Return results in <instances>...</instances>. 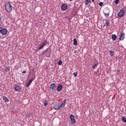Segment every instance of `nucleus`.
Listing matches in <instances>:
<instances>
[{"instance_id": "obj_15", "label": "nucleus", "mask_w": 126, "mask_h": 126, "mask_svg": "<svg viewBox=\"0 0 126 126\" xmlns=\"http://www.w3.org/2000/svg\"><path fill=\"white\" fill-rule=\"evenodd\" d=\"M15 90L16 91H19L20 90V88L18 86H16L14 88Z\"/></svg>"}, {"instance_id": "obj_27", "label": "nucleus", "mask_w": 126, "mask_h": 126, "mask_svg": "<svg viewBox=\"0 0 126 126\" xmlns=\"http://www.w3.org/2000/svg\"><path fill=\"white\" fill-rule=\"evenodd\" d=\"M115 3H116V4H118V3H119V1H120V0H115Z\"/></svg>"}, {"instance_id": "obj_6", "label": "nucleus", "mask_w": 126, "mask_h": 126, "mask_svg": "<svg viewBox=\"0 0 126 126\" xmlns=\"http://www.w3.org/2000/svg\"><path fill=\"white\" fill-rule=\"evenodd\" d=\"M104 14L105 17H109V15H110V10H109L108 9H106L104 10Z\"/></svg>"}, {"instance_id": "obj_22", "label": "nucleus", "mask_w": 126, "mask_h": 126, "mask_svg": "<svg viewBox=\"0 0 126 126\" xmlns=\"http://www.w3.org/2000/svg\"><path fill=\"white\" fill-rule=\"evenodd\" d=\"M62 64H63V62L61 60H59L58 62L59 65H62Z\"/></svg>"}, {"instance_id": "obj_19", "label": "nucleus", "mask_w": 126, "mask_h": 126, "mask_svg": "<svg viewBox=\"0 0 126 126\" xmlns=\"http://www.w3.org/2000/svg\"><path fill=\"white\" fill-rule=\"evenodd\" d=\"M73 45L76 46L77 45V41L76 40V38H74L73 40Z\"/></svg>"}, {"instance_id": "obj_16", "label": "nucleus", "mask_w": 126, "mask_h": 126, "mask_svg": "<svg viewBox=\"0 0 126 126\" xmlns=\"http://www.w3.org/2000/svg\"><path fill=\"white\" fill-rule=\"evenodd\" d=\"M46 45V44L43 43V45H40L39 47L38 50H42V49H43V48H44V47H45V45Z\"/></svg>"}, {"instance_id": "obj_5", "label": "nucleus", "mask_w": 126, "mask_h": 126, "mask_svg": "<svg viewBox=\"0 0 126 126\" xmlns=\"http://www.w3.org/2000/svg\"><path fill=\"white\" fill-rule=\"evenodd\" d=\"M70 119L71 120V124L74 125V124H75V119L73 115H70Z\"/></svg>"}, {"instance_id": "obj_4", "label": "nucleus", "mask_w": 126, "mask_h": 126, "mask_svg": "<svg viewBox=\"0 0 126 126\" xmlns=\"http://www.w3.org/2000/svg\"><path fill=\"white\" fill-rule=\"evenodd\" d=\"M124 15H125V10L122 9L120 11L119 13L118 14V16L119 17H124Z\"/></svg>"}, {"instance_id": "obj_28", "label": "nucleus", "mask_w": 126, "mask_h": 126, "mask_svg": "<svg viewBox=\"0 0 126 126\" xmlns=\"http://www.w3.org/2000/svg\"><path fill=\"white\" fill-rule=\"evenodd\" d=\"M31 116H32V114L30 113L29 114H27V117H29V118H30V117H31Z\"/></svg>"}, {"instance_id": "obj_1", "label": "nucleus", "mask_w": 126, "mask_h": 126, "mask_svg": "<svg viewBox=\"0 0 126 126\" xmlns=\"http://www.w3.org/2000/svg\"><path fill=\"white\" fill-rule=\"evenodd\" d=\"M5 8L7 12L10 13L12 11V5L9 2H7L5 4Z\"/></svg>"}, {"instance_id": "obj_32", "label": "nucleus", "mask_w": 126, "mask_h": 126, "mask_svg": "<svg viewBox=\"0 0 126 126\" xmlns=\"http://www.w3.org/2000/svg\"><path fill=\"white\" fill-rule=\"evenodd\" d=\"M92 1H93V2H94V1H95V0H92Z\"/></svg>"}, {"instance_id": "obj_24", "label": "nucleus", "mask_w": 126, "mask_h": 126, "mask_svg": "<svg viewBox=\"0 0 126 126\" xmlns=\"http://www.w3.org/2000/svg\"><path fill=\"white\" fill-rule=\"evenodd\" d=\"M97 65H98V64H94V65H93L92 67L93 69H95V68L96 67V66H97Z\"/></svg>"}, {"instance_id": "obj_18", "label": "nucleus", "mask_w": 126, "mask_h": 126, "mask_svg": "<svg viewBox=\"0 0 126 126\" xmlns=\"http://www.w3.org/2000/svg\"><path fill=\"white\" fill-rule=\"evenodd\" d=\"M109 25H110V21L106 20L105 26H106V27H108Z\"/></svg>"}, {"instance_id": "obj_9", "label": "nucleus", "mask_w": 126, "mask_h": 126, "mask_svg": "<svg viewBox=\"0 0 126 126\" xmlns=\"http://www.w3.org/2000/svg\"><path fill=\"white\" fill-rule=\"evenodd\" d=\"M125 39V33H122L119 38L120 41H123Z\"/></svg>"}, {"instance_id": "obj_8", "label": "nucleus", "mask_w": 126, "mask_h": 126, "mask_svg": "<svg viewBox=\"0 0 126 126\" xmlns=\"http://www.w3.org/2000/svg\"><path fill=\"white\" fill-rule=\"evenodd\" d=\"M33 80H34V79L32 78L29 80V81L26 84L27 87H29V86H30L31 83H32Z\"/></svg>"}, {"instance_id": "obj_33", "label": "nucleus", "mask_w": 126, "mask_h": 126, "mask_svg": "<svg viewBox=\"0 0 126 126\" xmlns=\"http://www.w3.org/2000/svg\"><path fill=\"white\" fill-rule=\"evenodd\" d=\"M69 1H72V0H69Z\"/></svg>"}, {"instance_id": "obj_25", "label": "nucleus", "mask_w": 126, "mask_h": 126, "mask_svg": "<svg viewBox=\"0 0 126 126\" xmlns=\"http://www.w3.org/2000/svg\"><path fill=\"white\" fill-rule=\"evenodd\" d=\"M66 103V99H65L63 100V103H62V104H63L64 106V105H65Z\"/></svg>"}, {"instance_id": "obj_3", "label": "nucleus", "mask_w": 126, "mask_h": 126, "mask_svg": "<svg viewBox=\"0 0 126 126\" xmlns=\"http://www.w3.org/2000/svg\"><path fill=\"white\" fill-rule=\"evenodd\" d=\"M0 33H1L2 35H6L7 34V30L5 28L1 29L0 30Z\"/></svg>"}, {"instance_id": "obj_20", "label": "nucleus", "mask_w": 126, "mask_h": 126, "mask_svg": "<svg viewBox=\"0 0 126 126\" xmlns=\"http://www.w3.org/2000/svg\"><path fill=\"white\" fill-rule=\"evenodd\" d=\"M58 105V109L60 110V109H62V108H63V107H64V105L63 104V103L61 105Z\"/></svg>"}, {"instance_id": "obj_7", "label": "nucleus", "mask_w": 126, "mask_h": 126, "mask_svg": "<svg viewBox=\"0 0 126 126\" xmlns=\"http://www.w3.org/2000/svg\"><path fill=\"white\" fill-rule=\"evenodd\" d=\"M61 9L63 11H64V10H66L67 9V5L65 4H62L61 6Z\"/></svg>"}, {"instance_id": "obj_17", "label": "nucleus", "mask_w": 126, "mask_h": 126, "mask_svg": "<svg viewBox=\"0 0 126 126\" xmlns=\"http://www.w3.org/2000/svg\"><path fill=\"white\" fill-rule=\"evenodd\" d=\"M54 110H59L58 104L54 105Z\"/></svg>"}, {"instance_id": "obj_21", "label": "nucleus", "mask_w": 126, "mask_h": 126, "mask_svg": "<svg viewBox=\"0 0 126 126\" xmlns=\"http://www.w3.org/2000/svg\"><path fill=\"white\" fill-rule=\"evenodd\" d=\"M48 100H45L44 101V106H45L46 107V106H48Z\"/></svg>"}, {"instance_id": "obj_29", "label": "nucleus", "mask_w": 126, "mask_h": 126, "mask_svg": "<svg viewBox=\"0 0 126 126\" xmlns=\"http://www.w3.org/2000/svg\"><path fill=\"white\" fill-rule=\"evenodd\" d=\"M99 6H102V5H103V2H100L99 3Z\"/></svg>"}, {"instance_id": "obj_34", "label": "nucleus", "mask_w": 126, "mask_h": 126, "mask_svg": "<svg viewBox=\"0 0 126 126\" xmlns=\"http://www.w3.org/2000/svg\"><path fill=\"white\" fill-rule=\"evenodd\" d=\"M118 72H120V70H118Z\"/></svg>"}, {"instance_id": "obj_2", "label": "nucleus", "mask_w": 126, "mask_h": 126, "mask_svg": "<svg viewBox=\"0 0 126 126\" xmlns=\"http://www.w3.org/2000/svg\"><path fill=\"white\" fill-rule=\"evenodd\" d=\"M57 88V85L55 83L51 84L50 86V90L51 92H55Z\"/></svg>"}, {"instance_id": "obj_13", "label": "nucleus", "mask_w": 126, "mask_h": 126, "mask_svg": "<svg viewBox=\"0 0 126 126\" xmlns=\"http://www.w3.org/2000/svg\"><path fill=\"white\" fill-rule=\"evenodd\" d=\"M114 54H115V52L113 51H112V50L109 51V55L110 57H113V56H114Z\"/></svg>"}, {"instance_id": "obj_26", "label": "nucleus", "mask_w": 126, "mask_h": 126, "mask_svg": "<svg viewBox=\"0 0 126 126\" xmlns=\"http://www.w3.org/2000/svg\"><path fill=\"white\" fill-rule=\"evenodd\" d=\"M73 75L75 77H76V76H77V72H74L73 73Z\"/></svg>"}, {"instance_id": "obj_11", "label": "nucleus", "mask_w": 126, "mask_h": 126, "mask_svg": "<svg viewBox=\"0 0 126 126\" xmlns=\"http://www.w3.org/2000/svg\"><path fill=\"white\" fill-rule=\"evenodd\" d=\"M3 100L5 102V103H7L9 102V99L6 97V96H3Z\"/></svg>"}, {"instance_id": "obj_10", "label": "nucleus", "mask_w": 126, "mask_h": 126, "mask_svg": "<svg viewBox=\"0 0 126 126\" xmlns=\"http://www.w3.org/2000/svg\"><path fill=\"white\" fill-rule=\"evenodd\" d=\"M62 89H63V85H59L57 88V91H58L59 92H60V91H62Z\"/></svg>"}, {"instance_id": "obj_14", "label": "nucleus", "mask_w": 126, "mask_h": 126, "mask_svg": "<svg viewBox=\"0 0 126 126\" xmlns=\"http://www.w3.org/2000/svg\"><path fill=\"white\" fill-rule=\"evenodd\" d=\"M89 2L91 3V0H85V3L86 5H88L89 4Z\"/></svg>"}, {"instance_id": "obj_30", "label": "nucleus", "mask_w": 126, "mask_h": 126, "mask_svg": "<svg viewBox=\"0 0 126 126\" xmlns=\"http://www.w3.org/2000/svg\"><path fill=\"white\" fill-rule=\"evenodd\" d=\"M47 51H48L47 50H45L43 53H42V55H44V54H45V53H46V52H47Z\"/></svg>"}, {"instance_id": "obj_12", "label": "nucleus", "mask_w": 126, "mask_h": 126, "mask_svg": "<svg viewBox=\"0 0 126 126\" xmlns=\"http://www.w3.org/2000/svg\"><path fill=\"white\" fill-rule=\"evenodd\" d=\"M112 40H113L114 41H116V40L117 39V35H116V34H112Z\"/></svg>"}, {"instance_id": "obj_31", "label": "nucleus", "mask_w": 126, "mask_h": 126, "mask_svg": "<svg viewBox=\"0 0 126 126\" xmlns=\"http://www.w3.org/2000/svg\"><path fill=\"white\" fill-rule=\"evenodd\" d=\"M23 73H26V71H23Z\"/></svg>"}, {"instance_id": "obj_23", "label": "nucleus", "mask_w": 126, "mask_h": 126, "mask_svg": "<svg viewBox=\"0 0 126 126\" xmlns=\"http://www.w3.org/2000/svg\"><path fill=\"white\" fill-rule=\"evenodd\" d=\"M122 121H123V123H126V117H122Z\"/></svg>"}]
</instances>
